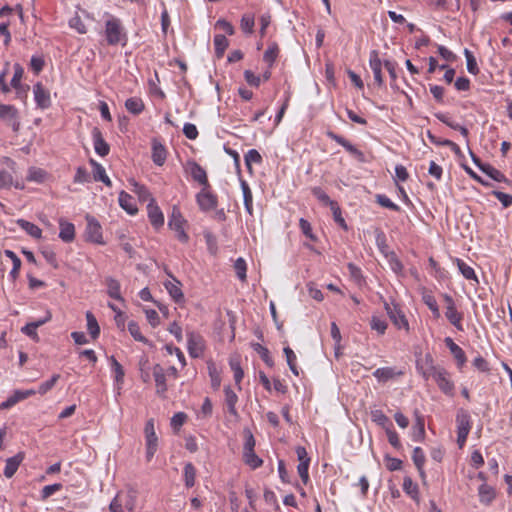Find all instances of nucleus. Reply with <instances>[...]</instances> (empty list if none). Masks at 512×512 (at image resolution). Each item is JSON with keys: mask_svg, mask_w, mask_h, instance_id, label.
<instances>
[{"mask_svg": "<svg viewBox=\"0 0 512 512\" xmlns=\"http://www.w3.org/2000/svg\"><path fill=\"white\" fill-rule=\"evenodd\" d=\"M208 373L211 379V386L214 390H217L221 384L220 373L213 362H208Z\"/></svg>", "mask_w": 512, "mask_h": 512, "instance_id": "nucleus-48", "label": "nucleus"}, {"mask_svg": "<svg viewBox=\"0 0 512 512\" xmlns=\"http://www.w3.org/2000/svg\"><path fill=\"white\" fill-rule=\"evenodd\" d=\"M119 204L131 215H134L138 211L137 207L133 204V197L125 191H121L119 194Z\"/></svg>", "mask_w": 512, "mask_h": 512, "instance_id": "nucleus-33", "label": "nucleus"}, {"mask_svg": "<svg viewBox=\"0 0 512 512\" xmlns=\"http://www.w3.org/2000/svg\"><path fill=\"white\" fill-rule=\"evenodd\" d=\"M86 320H87V330L89 334L91 335L92 339L98 338L100 334V327L98 325V322L95 318V316L88 311L86 313Z\"/></svg>", "mask_w": 512, "mask_h": 512, "instance_id": "nucleus-40", "label": "nucleus"}, {"mask_svg": "<svg viewBox=\"0 0 512 512\" xmlns=\"http://www.w3.org/2000/svg\"><path fill=\"white\" fill-rule=\"evenodd\" d=\"M283 351L286 356L287 364H288L290 370L292 371V373L294 375L298 376L299 371H298V367L296 365V355H295L294 351L289 346L284 347Z\"/></svg>", "mask_w": 512, "mask_h": 512, "instance_id": "nucleus-50", "label": "nucleus"}, {"mask_svg": "<svg viewBox=\"0 0 512 512\" xmlns=\"http://www.w3.org/2000/svg\"><path fill=\"white\" fill-rule=\"evenodd\" d=\"M16 223L22 230H24L31 237L35 239H40L42 237V230L37 225L24 219H18Z\"/></svg>", "mask_w": 512, "mask_h": 512, "instance_id": "nucleus-27", "label": "nucleus"}, {"mask_svg": "<svg viewBox=\"0 0 512 512\" xmlns=\"http://www.w3.org/2000/svg\"><path fill=\"white\" fill-rule=\"evenodd\" d=\"M384 307L390 320L398 329L409 330L408 320L398 305L393 304L391 306L389 303L385 302Z\"/></svg>", "mask_w": 512, "mask_h": 512, "instance_id": "nucleus-5", "label": "nucleus"}, {"mask_svg": "<svg viewBox=\"0 0 512 512\" xmlns=\"http://www.w3.org/2000/svg\"><path fill=\"white\" fill-rule=\"evenodd\" d=\"M413 462L420 474V477L422 479H425V471H424V464H425V454L423 450L420 447H415L413 450L412 455Z\"/></svg>", "mask_w": 512, "mask_h": 512, "instance_id": "nucleus-32", "label": "nucleus"}, {"mask_svg": "<svg viewBox=\"0 0 512 512\" xmlns=\"http://www.w3.org/2000/svg\"><path fill=\"white\" fill-rule=\"evenodd\" d=\"M331 208V211L333 213V218H334V221L340 226L342 227L344 230H347L348 227H347V224L344 220V218L342 217V213H341V209L338 205L337 202L335 203H332V205L330 206Z\"/></svg>", "mask_w": 512, "mask_h": 512, "instance_id": "nucleus-55", "label": "nucleus"}, {"mask_svg": "<svg viewBox=\"0 0 512 512\" xmlns=\"http://www.w3.org/2000/svg\"><path fill=\"white\" fill-rule=\"evenodd\" d=\"M464 55H465L466 61H467V70H468V72L473 74V75H477L479 73V68H478V65H477V62H476V59H475L474 55L468 49L464 50Z\"/></svg>", "mask_w": 512, "mask_h": 512, "instance_id": "nucleus-53", "label": "nucleus"}, {"mask_svg": "<svg viewBox=\"0 0 512 512\" xmlns=\"http://www.w3.org/2000/svg\"><path fill=\"white\" fill-rule=\"evenodd\" d=\"M87 226H86V238L87 240L97 243L103 244L102 239V227L99 222L92 216H86Z\"/></svg>", "mask_w": 512, "mask_h": 512, "instance_id": "nucleus-9", "label": "nucleus"}, {"mask_svg": "<svg viewBox=\"0 0 512 512\" xmlns=\"http://www.w3.org/2000/svg\"><path fill=\"white\" fill-rule=\"evenodd\" d=\"M59 378H60L59 374H54L51 377V379L41 383L38 388V393L41 395H45L48 391H50L55 386V384L57 383Z\"/></svg>", "mask_w": 512, "mask_h": 512, "instance_id": "nucleus-58", "label": "nucleus"}, {"mask_svg": "<svg viewBox=\"0 0 512 512\" xmlns=\"http://www.w3.org/2000/svg\"><path fill=\"white\" fill-rule=\"evenodd\" d=\"M243 461L252 469H257L263 464V460L256 455L254 450L243 452Z\"/></svg>", "mask_w": 512, "mask_h": 512, "instance_id": "nucleus-41", "label": "nucleus"}, {"mask_svg": "<svg viewBox=\"0 0 512 512\" xmlns=\"http://www.w3.org/2000/svg\"><path fill=\"white\" fill-rule=\"evenodd\" d=\"M92 138L94 143L95 152L101 157H105L109 154L110 147L108 143L104 140L102 136V132L99 128L94 127L92 130Z\"/></svg>", "mask_w": 512, "mask_h": 512, "instance_id": "nucleus-13", "label": "nucleus"}, {"mask_svg": "<svg viewBox=\"0 0 512 512\" xmlns=\"http://www.w3.org/2000/svg\"><path fill=\"white\" fill-rule=\"evenodd\" d=\"M370 324L371 329L377 331L381 335L384 334L387 329L386 321L377 316H372Z\"/></svg>", "mask_w": 512, "mask_h": 512, "instance_id": "nucleus-60", "label": "nucleus"}, {"mask_svg": "<svg viewBox=\"0 0 512 512\" xmlns=\"http://www.w3.org/2000/svg\"><path fill=\"white\" fill-rule=\"evenodd\" d=\"M225 392V402L228 407V411L231 415L237 416V410H236V404L238 401V396L236 393L230 388V386H227L224 388Z\"/></svg>", "mask_w": 512, "mask_h": 512, "instance_id": "nucleus-31", "label": "nucleus"}, {"mask_svg": "<svg viewBox=\"0 0 512 512\" xmlns=\"http://www.w3.org/2000/svg\"><path fill=\"white\" fill-rule=\"evenodd\" d=\"M371 418L373 422H375L377 425L381 426L385 430L387 427L393 426L389 418L381 410L371 411Z\"/></svg>", "mask_w": 512, "mask_h": 512, "instance_id": "nucleus-43", "label": "nucleus"}, {"mask_svg": "<svg viewBox=\"0 0 512 512\" xmlns=\"http://www.w3.org/2000/svg\"><path fill=\"white\" fill-rule=\"evenodd\" d=\"M0 118H9L14 121L13 129L18 130L17 109L12 105L0 104Z\"/></svg>", "mask_w": 512, "mask_h": 512, "instance_id": "nucleus-30", "label": "nucleus"}, {"mask_svg": "<svg viewBox=\"0 0 512 512\" xmlns=\"http://www.w3.org/2000/svg\"><path fill=\"white\" fill-rule=\"evenodd\" d=\"M456 264L464 278H466L467 280H474L476 283H479L475 271L471 266H469L459 258L456 259Z\"/></svg>", "mask_w": 512, "mask_h": 512, "instance_id": "nucleus-38", "label": "nucleus"}, {"mask_svg": "<svg viewBox=\"0 0 512 512\" xmlns=\"http://www.w3.org/2000/svg\"><path fill=\"white\" fill-rule=\"evenodd\" d=\"M278 54L279 47L276 43H272L271 45H269L267 50L264 52L263 60L268 64L269 68H271L274 62L276 61Z\"/></svg>", "mask_w": 512, "mask_h": 512, "instance_id": "nucleus-42", "label": "nucleus"}, {"mask_svg": "<svg viewBox=\"0 0 512 512\" xmlns=\"http://www.w3.org/2000/svg\"><path fill=\"white\" fill-rule=\"evenodd\" d=\"M403 490L412 499L418 500V495H419L418 485L416 483H414L410 477L404 478Z\"/></svg>", "mask_w": 512, "mask_h": 512, "instance_id": "nucleus-46", "label": "nucleus"}, {"mask_svg": "<svg viewBox=\"0 0 512 512\" xmlns=\"http://www.w3.org/2000/svg\"><path fill=\"white\" fill-rule=\"evenodd\" d=\"M404 372L396 367L378 368L373 372V376L381 383H386L396 377L402 376Z\"/></svg>", "mask_w": 512, "mask_h": 512, "instance_id": "nucleus-14", "label": "nucleus"}, {"mask_svg": "<svg viewBox=\"0 0 512 512\" xmlns=\"http://www.w3.org/2000/svg\"><path fill=\"white\" fill-rule=\"evenodd\" d=\"M430 374L444 394L448 396L454 395V383L451 381L450 375L446 369L440 366H431Z\"/></svg>", "mask_w": 512, "mask_h": 512, "instance_id": "nucleus-2", "label": "nucleus"}, {"mask_svg": "<svg viewBox=\"0 0 512 512\" xmlns=\"http://www.w3.org/2000/svg\"><path fill=\"white\" fill-rule=\"evenodd\" d=\"M34 99L38 108L45 110L51 106L50 93L41 83H37L33 87Z\"/></svg>", "mask_w": 512, "mask_h": 512, "instance_id": "nucleus-11", "label": "nucleus"}, {"mask_svg": "<svg viewBox=\"0 0 512 512\" xmlns=\"http://www.w3.org/2000/svg\"><path fill=\"white\" fill-rule=\"evenodd\" d=\"M240 182H241V189L243 192L245 209L250 215H252L253 214V196H252L251 189L245 180H241Z\"/></svg>", "mask_w": 512, "mask_h": 512, "instance_id": "nucleus-34", "label": "nucleus"}, {"mask_svg": "<svg viewBox=\"0 0 512 512\" xmlns=\"http://www.w3.org/2000/svg\"><path fill=\"white\" fill-rule=\"evenodd\" d=\"M423 302L428 306V308L431 310L435 318L440 317L439 307L437 304V301L435 297L432 295L431 292H424L422 295Z\"/></svg>", "mask_w": 512, "mask_h": 512, "instance_id": "nucleus-45", "label": "nucleus"}, {"mask_svg": "<svg viewBox=\"0 0 512 512\" xmlns=\"http://www.w3.org/2000/svg\"><path fill=\"white\" fill-rule=\"evenodd\" d=\"M164 285L169 295L176 303H180L184 300V295L180 288L181 283L178 280L174 278V282L167 281Z\"/></svg>", "mask_w": 512, "mask_h": 512, "instance_id": "nucleus-26", "label": "nucleus"}, {"mask_svg": "<svg viewBox=\"0 0 512 512\" xmlns=\"http://www.w3.org/2000/svg\"><path fill=\"white\" fill-rule=\"evenodd\" d=\"M457 424V443L462 448L467 440L468 434L471 430V417L467 410L459 409L456 415Z\"/></svg>", "mask_w": 512, "mask_h": 512, "instance_id": "nucleus-3", "label": "nucleus"}, {"mask_svg": "<svg viewBox=\"0 0 512 512\" xmlns=\"http://www.w3.org/2000/svg\"><path fill=\"white\" fill-rule=\"evenodd\" d=\"M111 369L115 373V381L117 384H122L124 381L125 372L122 365L116 360L114 356L109 358Z\"/></svg>", "mask_w": 512, "mask_h": 512, "instance_id": "nucleus-47", "label": "nucleus"}, {"mask_svg": "<svg viewBox=\"0 0 512 512\" xmlns=\"http://www.w3.org/2000/svg\"><path fill=\"white\" fill-rule=\"evenodd\" d=\"M210 187H203V189L196 195L197 203L201 210L210 211L217 207V196L209 191Z\"/></svg>", "mask_w": 512, "mask_h": 512, "instance_id": "nucleus-7", "label": "nucleus"}, {"mask_svg": "<svg viewBox=\"0 0 512 512\" xmlns=\"http://www.w3.org/2000/svg\"><path fill=\"white\" fill-rule=\"evenodd\" d=\"M106 285L107 293L111 298L123 301V298L120 294V283L116 279L108 277L106 279Z\"/></svg>", "mask_w": 512, "mask_h": 512, "instance_id": "nucleus-37", "label": "nucleus"}, {"mask_svg": "<svg viewBox=\"0 0 512 512\" xmlns=\"http://www.w3.org/2000/svg\"><path fill=\"white\" fill-rule=\"evenodd\" d=\"M153 376L156 383V393L160 396H164L167 391L166 376L164 369L160 364H156L153 367Z\"/></svg>", "mask_w": 512, "mask_h": 512, "instance_id": "nucleus-17", "label": "nucleus"}, {"mask_svg": "<svg viewBox=\"0 0 512 512\" xmlns=\"http://www.w3.org/2000/svg\"><path fill=\"white\" fill-rule=\"evenodd\" d=\"M229 365L234 373L235 383L236 385H238V389L241 390L240 383L244 377V372L243 369L241 368L240 358L238 356L231 357L229 360Z\"/></svg>", "mask_w": 512, "mask_h": 512, "instance_id": "nucleus-29", "label": "nucleus"}, {"mask_svg": "<svg viewBox=\"0 0 512 512\" xmlns=\"http://www.w3.org/2000/svg\"><path fill=\"white\" fill-rule=\"evenodd\" d=\"M128 331L129 333L131 334V336L136 340V341H139V342H142V343H145V344H148L149 343V340L144 337L141 332H140V327L138 325L137 322L135 321H130L128 323Z\"/></svg>", "mask_w": 512, "mask_h": 512, "instance_id": "nucleus-51", "label": "nucleus"}, {"mask_svg": "<svg viewBox=\"0 0 512 512\" xmlns=\"http://www.w3.org/2000/svg\"><path fill=\"white\" fill-rule=\"evenodd\" d=\"M191 177L194 181L198 182L199 184L203 185V187H210V184L208 182L207 173L204 170L202 166H200L198 163L193 162L191 164V170H190Z\"/></svg>", "mask_w": 512, "mask_h": 512, "instance_id": "nucleus-24", "label": "nucleus"}, {"mask_svg": "<svg viewBox=\"0 0 512 512\" xmlns=\"http://www.w3.org/2000/svg\"><path fill=\"white\" fill-rule=\"evenodd\" d=\"M105 37L109 45L115 46L121 44L126 45L127 36L121 25V21L110 16L105 22Z\"/></svg>", "mask_w": 512, "mask_h": 512, "instance_id": "nucleus-1", "label": "nucleus"}, {"mask_svg": "<svg viewBox=\"0 0 512 512\" xmlns=\"http://www.w3.org/2000/svg\"><path fill=\"white\" fill-rule=\"evenodd\" d=\"M480 170L497 182H507L508 181L506 176L501 171L494 168L493 166H491L488 163H486V165L480 166Z\"/></svg>", "mask_w": 512, "mask_h": 512, "instance_id": "nucleus-36", "label": "nucleus"}, {"mask_svg": "<svg viewBox=\"0 0 512 512\" xmlns=\"http://www.w3.org/2000/svg\"><path fill=\"white\" fill-rule=\"evenodd\" d=\"M214 47H215V55L217 58H221L224 55L225 50L229 45V41L225 35L217 34L214 36Z\"/></svg>", "mask_w": 512, "mask_h": 512, "instance_id": "nucleus-35", "label": "nucleus"}, {"mask_svg": "<svg viewBox=\"0 0 512 512\" xmlns=\"http://www.w3.org/2000/svg\"><path fill=\"white\" fill-rule=\"evenodd\" d=\"M478 492H479L480 502L485 505H490L496 496L494 488L487 484L480 485Z\"/></svg>", "mask_w": 512, "mask_h": 512, "instance_id": "nucleus-28", "label": "nucleus"}, {"mask_svg": "<svg viewBox=\"0 0 512 512\" xmlns=\"http://www.w3.org/2000/svg\"><path fill=\"white\" fill-rule=\"evenodd\" d=\"M243 436H244V446H243V452H250L252 450H254L255 448V445H256V441H255V438L251 432L250 429L248 428H245L243 430Z\"/></svg>", "mask_w": 512, "mask_h": 512, "instance_id": "nucleus-54", "label": "nucleus"}, {"mask_svg": "<svg viewBox=\"0 0 512 512\" xmlns=\"http://www.w3.org/2000/svg\"><path fill=\"white\" fill-rule=\"evenodd\" d=\"M69 26L75 29L80 34H85L87 32L85 24L82 22L79 16H74L69 20Z\"/></svg>", "mask_w": 512, "mask_h": 512, "instance_id": "nucleus-64", "label": "nucleus"}, {"mask_svg": "<svg viewBox=\"0 0 512 512\" xmlns=\"http://www.w3.org/2000/svg\"><path fill=\"white\" fill-rule=\"evenodd\" d=\"M386 434L388 437L389 443L396 449H400L402 447L399 436L395 430L392 429V427L386 428Z\"/></svg>", "mask_w": 512, "mask_h": 512, "instance_id": "nucleus-63", "label": "nucleus"}, {"mask_svg": "<svg viewBox=\"0 0 512 512\" xmlns=\"http://www.w3.org/2000/svg\"><path fill=\"white\" fill-rule=\"evenodd\" d=\"M35 394L34 390H17L14 392L12 396H10L6 401L1 403L2 409H7L14 406L21 400H24Z\"/></svg>", "mask_w": 512, "mask_h": 512, "instance_id": "nucleus-23", "label": "nucleus"}, {"mask_svg": "<svg viewBox=\"0 0 512 512\" xmlns=\"http://www.w3.org/2000/svg\"><path fill=\"white\" fill-rule=\"evenodd\" d=\"M146 441V460L149 462L154 457L158 448V437L155 432L154 419H149L144 427Z\"/></svg>", "mask_w": 512, "mask_h": 512, "instance_id": "nucleus-4", "label": "nucleus"}, {"mask_svg": "<svg viewBox=\"0 0 512 512\" xmlns=\"http://www.w3.org/2000/svg\"><path fill=\"white\" fill-rule=\"evenodd\" d=\"M444 343L446 347L450 350L451 354L454 356L455 360L457 361L458 367L462 368L467 361L464 350L459 345H457L450 337H446L444 339Z\"/></svg>", "mask_w": 512, "mask_h": 512, "instance_id": "nucleus-16", "label": "nucleus"}, {"mask_svg": "<svg viewBox=\"0 0 512 512\" xmlns=\"http://www.w3.org/2000/svg\"><path fill=\"white\" fill-rule=\"evenodd\" d=\"M312 194L326 206L330 207L332 203L336 202L334 200H331L330 197L325 193V191L320 187H314L312 189Z\"/></svg>", "mask_w": 512, "mask_h": 512, "instance_id": "nucleus-57", "label": "nucleus"}, {"mask_svg": "<svg viewBox=\"0 0 512 512\" xmlns=\"http://www.w3.org/2000/svg\"><path fill=\"white\" fill-rule=\"evenodd\" d=\"M184 219L180 213V211L178 209H176L175 207L173 208V212H172V215L169 219V222H168V225L171 229L175 230L176 233H177V239L181 242H187L189 237L188 235L186 234V232L184 231V228H183V224H184Z\"/></svg>", "mask_w": 512, "mask_h": 512, "instance_id": "nucleus-8", "label": "nucleus"}, {"mask_svg": "<svg viewBox=\"0 0 512 512\" xmlns=\"http://www.w3.org/2000/svg\"><path fill=\"white\" fill-rule=\"evenodd\" d=\"M195 478H196V469L194 465L190 462L186 463L184 466V481L185 486L187 488H191L195 484Z\"/></svg>", "mask_w": 512, "mask_h": 512, "instance_id": "nucleus-44", "label": "nucleus"}, {"mask_svg": "<svg viewBox=\"0 0 512 512\" xmlns=\"http://www.w3.org/2000/svg\"><path fill=\"white\" fill-rule=\"evenodd\" d=\"M445 316L447 320L459 331H463V314L458 312L456 306L446 307Z\"/></svg>", "mask_w": 512, "mask_h": 512, "instance_id": "nucleus-25", "label": "nucleus"}, {"mask_svg": "<svg viewBox=\"0 0 512 512\" xmlns=\"http://www.w3.org/2000/svg\"><path fill=\"white\" fill-rule=\"evenodd\" d=\"M253 347L266 365H268L269 367H272L274 365V361L270 356L269 350L266 347L262 346L259 343L254 344Z\"/></svg>", "mask_w": 512, "mask_h": 512, "instance_id": "nucleus-52", "label": "nucleus"}, {"mask_svg": "<svg viewBox=\"0 0 512 512\" xmlns=\"http://www.w3.org/2000/svg\"><path fill=\"white\" fill-rule=\"evenodd\" d=\"M25 459L24 452H18L16 455L8 458L6 460V465L3 471V474L6 478H12L17 472L19 466Z\"/></svg>", "mask_w": 512, "mask_h": 512, "instance_id": "nucleus-15", "label": "nucleus"}, {"mask_svg": "<svg viewBox=\"0 0 512 512\" xmlns=\"http://www.w3.org/2000/svg\"><path fill=\"white\" fill-rule=\"evenodd\" d=\"M167 157V151L163 144H161L157 139H153L152 141V160L158 165L162 166Z\"/></svg>", "mask_w": 512, "mask_h": 512, "instance_id": "nucleus-20", "label": "nucleus"}, {"mask_svg": "<svg viewBox=\"0 0 512 512\" xmlns=\"http://www.w3.org/2000/svg\"><path fill=\"white\" fill-rule=\"evenodd\" d=\"M415 424L412 427L411 436L416 442L423 440L425 436V421L422 415L418 411H415Z\"/></svg>", "mask_w": 512, "mask_h": 512, "instance_id": "nucleus-21", "label": "nucleus"}, {"mask_svg": "<svg viewBox=\"0 0 512 512\" xmlns=\"http://www.w3.org/2000/svg\"><path fill=\"white\" fill-rule=\"evenodd\" d=\"M187 344H188V351L191 357L197 358L199 357L204 350V343L203 338L195 333V332H188L187 333Z\"/></svg>", "mask_w": 512, "mask_h": 512, "instance_id": "nucleus-10", "label": "nucleus"}, {"mask_svg": "<svg viewBox=\"0 0 512 512\" xmlns=\"http://www.w3.org/2000/svg\"><path fill=\"white\" fill-rule=\"evenodd\" d=\"M90 165L93 167V178L95 181L102 179L106 174L104 167L94 159L89 160Z\"/></svg>", "mask_w": 512, "mask_h": 512, "instance_id": "nucleus-62", "label": "nucleus"}, {"mask_svg": "<svg viewBox=\"0 0 512 512\" xmlns=\"http://www.w3.org/2000/svg\"><path fill=\"white\" fill-rule=\"evenodd\" d=\"M234 269L236 272L237 277L241 281H246V271H247V265L243 258H238L234 263Z\"/></svg>", "mask_w": 512, "mask_h": 512, "instance_id": "nucleus-56", "label": "nucleus"}, {"mask_svg": "<svg viewBox=\"0 0 512 512\" xmlns=\"http://www.w3.org/2000/svg\"><path fill=\"white\" fill-rule=\"evenodd\" d=\"M327 136L337 142L339 145L344 147L346 151H348L354 158H356L359 162H366L365 155L362 151L352 145L347 139L343 136L334 133L333 131H327Z\"/></svg>", "mask_w": 512, "mask_h": 512, "instance_id": "nucleus-6", "label": "nucleus"}, {"mask_svg": "<svg viewBox=\"0 0 512 512\" xmlns=\"http://www.w3.org/2000/svg\"><path fill=\"white\" fill-rule=\"evenodd\" d=\"M147 210H148V217H149L151 224L155 228H159V227L163 226L164 216H163V213L161 212L160 208L157 205H155L154 199H151V202H149V204L147 206Z\"/></svg>", "mask_w": 512, "mask_h": 512, "instance_id": "nucleus-18", "label": "nucleus"}, {"mask_svg": "<svg viewBox=\"0 0 512 512\" xmlns=\"http://www.w3.org/2000/svg\"><path fill=\"white\" fill-rule=\"evenodd\" d=\"M245 164L247 166V169L251 172L252 171V164H261L262 163V156L256 149H250L245 154Z\"/></svg>", "mask_w": 512, "mask_h": 512, "instance_id": "nucleus-49", "label": "nucleus"}, {"mask_svg": "<svg viewBox=\"0 0 512 512\" xmlns=\"http://www.w3.org/2000/svg\"><path fill=\"white\" fill-rule=\"evenodd\" d=\"M60 233L59 238L66 243H70L75 238V227L72 223L67 222L63 219L59 221Z\"/></svg>", "mask_w": 512, "mask_h": 512, "instance_id": "nucleus-22", "label": "nucleus"}, {"mask_svg": "<svg viewBox=\"0 0 512 512\" xmlns=\"http://www.w3.org/2000/svg\"><path fill=\"white\" fill-rule=\"evenodd\" d=\"M51 313L48 311L46 313V316L43 318V319H40V320H37L35 322H31V323H28L26 324L24 327L21 328V331L29 336L30 338L32 339H37L38 338V334H37V328L44 325L45 323H47L48 321L51 320Z\"/></svg>", "mask_w": 512, "mask_h": 512, "instance_id": "nucleus-19", "label": "nucleus"}, {"mask_svg": "<svg viewBox=\"0 0 512 512\" xmlns=\"http://www.w3.org/2000/svg\"><path fill=\"white\" fill-rule=\"evenodd\" d=\"M376 202L382 207L388 208L393 211H400V207L393 203L386 195L378 194L376 195Z\"/></svg>", "mask_w": 512, "mask_h": 512, "instance_id": "nucleus-59", "label": "nucleus"}, {"mask_svg": "<svg viewBox=\"0 0 512 512\" xmlns=\"http://www.w3.org/2000/svg\"><path fill=\"white\" fill-rule=\"evenodd\" d=\"M369 65L374 75L375 83L381 87L384 83L382 77V61L379 58V53L376 50H372L369 56Z\"/></svg>", "mask_w": 512, "mask_h": 512, "instance_id": "nucleus-12", "label": "nucleus"}, {"mask_svg": "<svg viewBox=\"0 0 512 512\" xmlns=\"http://www.w3.org/2000/svg\"><path fill=\"white\" fill-rule=\"evenodd\" d=\"M254 27V16L252 14H244L241 19V29L245 33H252Z\"/></svg>", "mask_w": 512, "mask_h": 512, "instance_id": "nucleus-61", "label": "nucleus"}, {"mask_svg": "<svg viewBox=\"0 0 512 512\" xmlns=\"http://www.w3.org/2000/svg\"><path fill=\"white\" fill-rule=\"evenodd\" d=\"M125 107L130 113L138 115L144 110L145 106L142 99L131 97L126 100Z\"/></svg>", "mask_w": 512, "mask_h": 512, "instance_id": "nucleus-39", "label": "nucleus"}]
</instances>
